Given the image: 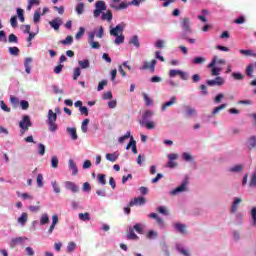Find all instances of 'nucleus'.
<instances>
[{"label": "nucleus", "instance_id": "052dcab7", "mask_svg": "<svg viewBox=\"0 0 256 256\" xmlns=\"http://www.w3.org/2000/svg\"><path fill=\"white\" fill-rule=\"evenodd\" d=\"M249 187H256V173H253L249 182Z\"/></svg>", "mask_w": 256, "mask_h": 256}, {"label": "nucleus", "instance_id": "72a5a7b5", "mask_svg": "<svg viewBox=\"0 0 256 256\" xmlns=\"http://www.w3.org/2000/svg\"><path fill=\"white\" fill-rule=\"evenodd\" d=\"M233 79H235V81H243V79H245V75L239 73V72H234L232 74Z\"/></svg>", "mask_w": 256, "mask_h": 256}, {"label": "nucleus", "instance_id": "4d7b16f0", "mask_svg": "<svg viewBox=\"0 0 256 256\" xmlns=\"http://www.w3.org/2000/svg\"><path fill=\"white\" fill-rule=\"evenodd\" d=\"M36 183L38 185V187H43V174H38L37 178H36Z\"/></svg>", "mask_w": 256, "mask_h": 256}, {"label": "nucleus", "instance_id": "de8ad7c7", "mask_svg": "<svg viewBox=\"0 0 256 256\" xmlns=\"http://www.w3.org/2000/svg\"><path fill=\"white\" fill-rule=\"evenodd\" d=\"M206 59L204 57H196L193 59L192 63L194 65H201V63H205Z\"/></svg>", "mask_w": 256, "mask_h": 256}, {"label": "nucleus", "instance_id": "37998d69", "mask_svg": "<svg viewBox=\"0 0 256 256\" xmlns=\"http://www.w3.org/2000/svg\"><path fill=\"white\" fill-rule=\"evenodd\" d=\"M75 249H77V244H75V242H70L67 246V252L73 253Z\"/></svg>", "mask_w": 256, "mask_h": 256}, {"label": "nucleus", "instance_id": "4468645a", "mask_svg": "<svg viewBox=\"0 0 256 256\" xmlns=\"http://www.w3.org/2000/svg\"><path fill=\"white\" fill-rule=\"evenodd\" d=\"M49 23L52 29H54L55 31H59V27H61V23H63V20H61V18H55Z\"/></svg>", "mask_w": 256, "mask_h": 256}, {"label": "nucleus", "instance_id": "3c124183", "mask_svg": "<svg viewBox=\"0 0 256 256\" xmlns=\"http://www.w3.org/2000/svg\"><path fill=\"white\" fill-rule=\"evenodd\" d=\"M241 55H248L250 57H256V53L253 50H240Z\"/></svg>", "mask_w": 256, "mask_h": 256}, {"label": "nucleus", "instance_id": "a878e982", "mask_svg": "<svg viewBox=\"0 0 256 256\" xmlns=\"http://www.w3.org/2000/svg\"><path fill=\"white\" fill-rule=\"evenodd\" d=\"M78 217L80 221H91V216L89 215V212L79 213Z\"/></svg>", "mask_w": 256, "mask_h": 256}, {"label": "nucleus", "instance_id": "f3484780", "mask_svg": "<svg viewBox=\"0 0 256 256\" xmlns=\"http://www.w3.org/2000/svg\"><path fill=\"white\" fill-rule=\"evenodd\" d=\"M69 169L72 171V175H77L79 173V169H77V164H75V161L73 159H70L68 162Z\"/></svg>", "mask_w": 256, "mask_h": 256}, {"label": "nucleus", "instance_id": "dca6fc26", "mask_svg": "<svg viewBox=\"0 0 256 256\" xmlns=\"http://www.w3.org/2000/svg\"><path fill=\"white\" fill-rule=\"evenodd\" d=\"M243 200L241 198H234V202L232 203V206H231V210L230 212L231 213H237V209L239 207V203H241Z\"/></svg>", "mask_w": 256, "mask_h": 256}, {"label": "nucleus", "instance_id": "bf43d9fd", "mask_svg": "<svg viewBox=\"0 0 256 256\" xmlns=\"http://www.w3.org/2000/svg\"><path fill=\"white\" fill-rule=\"evenodd\" d=\"M124 41H125V37L122 34L116 36V39H115L116 45H121V43H123Z\"/></svg>", "mask_w": 256, "mask_h": 256}, {"label": "nucleus", "instance_id": "2f4dec72", "mask_svg": "<svg viewBox=\"0 0 256 256\" xmlns=\"http://www.w3.org/2000/svg\"><path fill=\"white\" fill-rule=\"evenodd\" d=\"M85 11V4H83V2H80L77 6H76V13L78 15H82V13Z\"/></svg>", "mask_w": 256, "mask_h": 256}, {"label": "nucleus", "instance_id": "f704fd0d", "mask_svg": "<svg viewBox=\"0 0 256 256\" xmlns=\"http://www.w3.org/2000/svg\"><path fill=\"white\" fill-rule=\"evenodd\" d=\"M49 215L47 214H42L40 218V225H47L49 223Z\"/></svg>", "mask_w": 256, "mask_h": 256}, {"label": "nucleus", "instance_id": "9d476101", "mask_svg": "<svg viewBox=\"0 0 256 256\" xmlns=\"http://www.w3.org/2000/svg\"><path fill=\"white\" fill-rule=\"evenodd\" d=\"M155 65H157V60L153 59L151 62H144L142 70L150 69L151 73H155Z\"/></svg>", "mask_w": 256, "mask_h": 256}, {"label": "nucleus", "instance_id": "c03bdc74", "mask_svg": "<svg viewBox=\"0 0 256 256\" xmlns=\"http://www.w3.org/2000/svg\"><path fill=\"white\" fill-rule=\"evenodd\" d=\"M48 125H49V131H51V133H55V131L59 129V127L57 126V123L55 122H48Z\"/></svg>", "mask_w": 256, "mask_h": 256}, {"label": "nucleus", "instance_id": "20e7f679", "mask_svg": "<svg viewBox=\"0 0 256 256\" xmlns=\"http://www.w3.org/2000/svg\"><path fill=\"white\" fill-rule=\"evenodd\" d=\"M147 203V199L143 196L136 197L130 200L129 207H141V205H145Z\"/></svg>", "mask_w": 256, "mask_h": 256}, {"label": "nucleus", "instance_id": "0eeeda50", "mask_svg": "<svg viewBox=\"0 0 256 256\" xmlns=\"http://www.w3.org/2000/svg\"><path fill=\"white\" fill-rule=\"evenodd\" d=\"M225 80L221 78L220 76H217L214 80H207L206 84L209 87H215V85H218V87H221V85H224Z\"/></svg>", "mask_w": 256, "mask_h": 256}, {"label": "nucleus", "instance_id": "2eb2a0df", "mask_svg": "<svg viewBox=\"0 0 256 256\" xmlns=\"http://www.w3.org/2000/svg\"><path fill=\"white\" fill-rule=\"evenodd\" d=\"M174 227L178 233H181V235H185L187 233V225L185 224L175 223Z\"/></svg>", "mask_w": 256, "mask_h": 256}, {"label": "nucleus", "instance_id": "f03ea898", "mask_svg": "<svg viewBox=\"0 0 256 256\" xmlns=\"http://www.w3.org/2000/svg\"><path fill=\"white\" fill-rule=\"evenodd\" d=\"M180 77V79H182V81H187V79H189V74L187 72H183L181 70H175V69H171L169 71V77Z\"/></svg>", "mask_w": 256, "mask_h": 256}, {"label": "nucleus", "instance_id": "e2e57ef3", "mask_svg": "<svg viewBox=\"0 0 256 256\" xmlns=\"http://www.w3.org/2000/svg\"><path fill=\"white\" fill-rule=\"evenodd\" d=\"M252 224L256 227V208H252L251 210Z\"/></svg>", "mask_w": 256, "mask_h": 256}, {"label": "nucleus", "instance_id": "412c9836", "mask_svg": "<svg viewBox=\"0 0 256 256\" xmlns=\"http://www.w3.org/2000/svg\"><path fill=\"white\" fill-rule=\"evenodd\" d=\"M24 239L27 240L25 237L13 238L10 242V247L13 249L16 245H19V243H23Z\"/></svg>", "mask_w": 256, "mask_h": 256}, {"label": "nucleus", "instance_id": "393cba45", "mask_svg": "<svg viewBox=\"0 0 256 256\" xmlns=\"http://www.w3.org/2000/svg\"><path fill=\"white\" fill-rule=\"evenodd\" d=\"M68 133L71 135V138L73 141H77L78 136H77V129L76 128H67Z\"/></svg>", "mask_w": 256, "mask_h": 256}, {"label": "nucleus", "instance_id": "79ce46f5", "mask_svg": "<svg viewBox=\"0 0 256 256\" xmlns=\"http://www.w3.org/2000/svg\"><path fill=\"white\" fill-rule=\"evenodd\" d=\"M211 75L212 77H219L221 75V68L213 67L211 69Z\"/></svg>", "mask_w": 256, "mask_h": 256}, {"label": "nucleus", "instance_id": "c85d7f7f", "mask_svg": "<svg viewBox=\"0 0 256 256\" xmlns=\"http://www.w3.org/2000/svg\"><path fill=\"white\" fill-rule=\"evenodd\" d=\"M57 121V114L53 112V110L48 111V122Z\"/></svg>", "mask_w": 256, "mask_h": 256}, {"label": "nucleus", "instance_id": "4be33fe9", "mask_svg": "<svg viewBox=\"0 0 256 256\" xmlns=\"http://www.w3.org/2000/svg\"><path fill=\"white\" fill-rule=\"evenodd\" d=\"M129 147H131L132 153H134V155H137V143L135 142V139H133V136H130Z\"/></svg>", "mask_w": 256, "mask_h": 256}, {"label": "nucleus", "instance_id": "7ed1b4c3", "mask_svg": "<svg viewBox=\"0 0 256 256\" xmlns=\"http://www.w3.org/2000/svg\"><path fill=\"white\" fill-rule=\"evenodd\" d=\"M180 26L182 27L185 35H187V33H193V30H191V19L187 17L183 18Z\"/></svg>", "mask_w": 256, "mask_h": 256}, {"label": "nucleus", "instance_id": "cd10ccee", "mask_svg": "<svg viewBox=\"0 0 256 256\" xmlns=\"http://www.w3.org/2000/svg\"><path fill=\"white\" fill-rule=\"evenodd\" d=\"M255 147H256V137L255 136H251L248 139V148L255 149Z\"/></svg>", "mask_w": 256, "mask_h": 256}, {"label": "nucleus", "instance_id": "473e14b6", "mask_svg": "<svg viewBox=\"0 0 256 256\" xmlns=\"http://www.w3.org/2000/svg\"><path fill=\"white\" fill-rule=\"evenodd\" d=\"M102 19H106V21H111L113 19V13L111 12V10H108L106 13H103Z\"/></svg>", "mask_w": 256, "mask_h": 256}, {"label": "nucleus", "instance_id": "aec40b11", "mask_svg": "<svg viewBox=\"0 0 256 256\" xmlns=\"http://www.w3.org/2000/svg\"><path fill=\"white\" fill-rule=\"evenodd\" d=\"M31 63H33V58L28 57L25 59L24 66H25V71L28 75L31 73Z\"/></svg>", "mask_w": 256, "mask_h": 256}, {"label": "nucleus", "instance_id": "39448f33", "mask_svg": "<svg viewBox=\"0 0 256 256\" xmlns=\"http://www.w3.org/2000/svg\"><path fill=\"white\" fill-rule=\"evenodd\" d=\"M168 158V163L166 165V167H168L169 169H173L175 167H177V162L176 159H179V154H168L167 155Z\"/></svg>", "mask_w": 256, "mask_h": 256}, {"label": "nucleus", "instance_id": "c9c22d12", "mask_svg": "<svg viewBox=\"0 0 256 256\" xmlns=\"http://www.w3.org/2000/svg\"><path fill=\"white\" fill-rule=\"evenodd\" d=\"M254 65L250 64L246 67V75L247 77H253Z\"/></svg>", "mask_w": 256, "mask_h": 256}, {"label": "nucleus", "instance_id": "5701e85b", "mask_svg": "<svg viewBox=\"0 0 256 256\" xmlns=\"http://www.w3.org/2000/svg\"><path fill=\"white\" fill-rule=\"evenodd\" d=\"M130 43H131V45H134V47H136V49H139V47H141V43L139 42V36H137V35H134L130 39Z\"/></svg>", "mask_w": 256, "mask_h": 256}, {"label": "nucleus", "instance_id": "49530a36", "mask_svg": "<svg viewBox=\"0 0 256 256\" xmlns=\"http://www.w3.org/2000/svg\"><path fill=\"white\" fill-rule=\"evenodd\" d=\"M17 15L21 21V23L25 22V16H24V11L21 8H17Z\"/></svg>", "mask_w": 256, "mask_h": 256}, {"label": "nucleus", "instance_id": "09e8293b", "mask_svg": "<svg viewBox=\"0 0 256 256\" xmlns=\"http://www.w3.org/2000/svg\"><path fill=\"white\" fill-rule=\"evenodd\" d=\"M80 75H81V68H79V67L75 68L73 76H72L74 81H77V79H79Z\"/></svg>", "mask_w": 256, "mask_h": 256}, {"label": "nucleus", "instance_id": "f8f14e48", "mask_svg": "<svg viewBox=\"0 0 256 256\" xmlns=\"http://www.w3.org/2000/svg\"><path fill=\"white\" fill-rule=\"evenodd\" d=\"M111 7L117 10L127 9V4L125 2L120 3V0H113Z\"/></svg>", "mask_w": 256, "mask_h": 256}, {"label": "nucleus", "instance_id": "b1692460", "mask_svg": "<svg viewBox=\"0 0 256 256\" xmlns=\"http://www.w3.org/2000/svg\"><path fill=\"white\" fill-rule=\"evenodd\" d=\"M96 9H98L99 11H107V5H105V2L103 1H97L96 2Z\"/></svg>", "mask_w": 256, "mask_h": 256}, {"label": "nucleus", "instance_id": "423d86ee", "mask_svg": "<svg viewBox=\"0 0 256 256\" xmlns=\"http://www.w3.org/2000/svg\"><path fill=\"white\" fill-rule=\"evenodd\" d=\"M152 117H153V111L146 110L142 114V118L139 120V124L141 125V127H145V123H147L149 119H151Z\"/></svg>", "mask_w": 256, "mask_h": 256}, {"label": "nucleus", "instance_id": "a211bd4d", "mask_svg": "<svg viewBox=\"0 0 256 256\" xmlns=\"http://www.w3.org/2000/svg\"><path fill=\"white\" fill-rule=\"evenodd\" d=\"M29 220V215L26 212H23L20 217L18 218V223L22 225V227L25 226V223Z\"/></svg>", "mask_w": 256, "mask_h": 256}, {"label": "nucleus", "instance_id": "0e129e2a", "mask_svg": "<svg viewBox=\"0 0 256 256\" xmlns=\"http://www.w3.org/2000/svg\"><path fill=\"white\" fill-rule=\"evenodd\" d=\"M144 127L148 130L155 129V123L153 121H148L144 123Z\"/></svg>", "mask_w": 256, "mask_h": 256}, {"label": "nucleus", "instance_id": "a18cd8bd", "mask_svg": "<svg viewBox=\"0 0 256 256\" xmlns=\"http://www.w3.org/2000/svg\"><path fill=\"white\" fill-rule=\"evenodd\" d=\"M0 107L2 111H5V113H11V108H9L7 104H5V101H0Z\"/></svg>", "mask_w": 256, "mask_h": 256}, {"label": "nucleus", "instance_id": "f257e3e1", "mask_svg": "<svg viewBox=\"0 0 256 256\" xmlns=\"http://www.w3.org/2000/svg\"><path fill=\"white\" fill-rule=\"evenodd\" d=\"M33 123L31 122V118L29 115H24L22 120L19 122L20 127V135H25L27 131H29V127H32Z\"/></svg>", "mask_w": 256, "mask_h": 256}, {"label": "nucleus", "instance_id": "6e6552de", "mask_svg": "<svg viewBox=\"0 0 256 256\" xmlns=\"http://www.w3.org/2000/svg\"><path fill=\"white\" fill-rule=\"evenodd\" d=\"M189 183V180L187 178L184 179L182 184L171 191V195H177L178 193H183L185 189H187V184Z\"/></svg>", "mask_w": 256, "mask_h": 256}, {"label": "nucleus", "instance_id": "6ab92c4d", "mask_svg": "<svg viewBox=\"0 0 256 256\" xmlns=\"http://www.w3.org/2000/svg\"><path fill=\"white\" fill-rule=\"evenodd\" d=\"M106 159H107V161H110L111 163H115V161H117V159H119V153H117V152L107 153Z\"/></svg>", "mask_w": 256, "mask_h": 256}, {"label": "nucleus", "instance_id": "a19ab883", "mask_svg": "<svg viewBox=\"0 0 256 256\" xmlns=\"http://www.w3.org/2000/svg\"><path fill=\"white\" fill-rule=\"evenodd\" d=\"M19 105L23 111H27V109H29V101L27 100H21Z\"/></svg>", "mask_w": 256, "mask_h": 256}, {"label": "nucleus", "instance_id": "ddd939ff", "mask_svg": "<svg viewBox=\"0 0 256 256\" xmlns=\"http://www.w3.org/2000/svg\"><path fill=\"white\" fill-rule=\"evenodd\" d=\"M175 103H177V96L171 97L170 101L164 103L161 106V111H167V107H171V106L175 105Z\"/></svg>", "mask_w": 256, "mask_h": 256}, {"label": "nucleus", "instance_id": "4c0bfd02", "mask_svg": "<svg viewBox=\"0 0 256 256\" xmlns=\"http://www.w3.org/2000/svg\"><path fill=\"white\" fill-rule=\"evenodd\" d=\"M51 166L53 169H57V167H59V158H57V156H52Z\"/></svg>", "mask_w": 256, "mask_h": 256}, {"label": "nucleus", "instance_id": "6e6d98bb", "mask_svg": "<svg viewBox=\"0 0 256 256\" xmlns=\"http://www.w3.org/2000/svg\"><path fill=\"white\" fill-rule=\"evenodd\" d=\"M98 182L101 185H107V180H105V174H98Z\"/></svg>", "mask_w": 256, "mask_h": 256}, {"label": "nucleus", "instance_id": "ea45409f", "mask_svg": "<svg viewBox=\"0 0 256 256\" xmlns=\"http://www.w3.org/2000/svg\"><path fill=\"white\" fill-rule=\"evenodd\" d=\"M61 45H71L73 43V36H67L65 40L60 41Z\"/></svg>", "mask_w": 256, "mask_h": 256}, {"label": "nucleus", "instance_id": "e433bc0d", "mask_svg": "<svg viewBox=\"0 0 256 256\" xmlns=\"http://www.w3.org/2000/svg\"><path fill=\"white\" fill-rule=\"evenodd\" d=\"M88 125H89V118H86V119L83 120L82 125H81V129H82L83 133H87V131H88L87 126Z\"/></svg>", "mask_w": 256, "mask_h": 256}, {"label": "nucleus", "instance_id": "864d4df0", "mask_svg": "<svg viewBox=\"0 0 256 256\" xmlns=\"http://www.w3.org/2000/svg\"><path fill=\"white\" fill-rule=\"evenodd\" d=\"M105 87H107V80H102L98 84L97 91H103V89H105Z\"/></svg>", "mask_w": 256, "mask_h": 256}, {"label": "nucleus", "instance_id": "1a4fd4ad", "mask_svg": "<svg viewBox=\"0 0 256 256\" xmlns=\"http://www.w3.org/2000/svg\"><path fill=\"white\" fill-rule=\"evenodd\" d=\"M125 29L124 24H118L115 28L110 30V35L117 37L118 35H123V30Z\"/></svg>", "mask_w": 256, "mask_h": 256}, {"label": "nucleus", "instance_id": "bb28decb", "mask_svg": "<svg viewBox=\"0 0 256 256\" xmlns=\"http://www.w3.org/2000/svg\"><path fill=\"white\" fill-rule=\"evenodd\" d=\"M78 65L80 69H89L90 63L88 59L78 61Z\"/></svg>", "mask_w": 256, "mask_h": 256}, {"label": "nucleus", "instance_id": "5fc2aeb1", "mask_svg": "<svg viewBox=\"0 0 256 256\" xmlns=\"http://www.w3.org/2000/svg\"><path fill=\"white\" fill-rule=\"evenodd\" d=\"M9 43H19V38L16 37L15 34H10L8 36Z\"/></svg>", "mask_w": 256, "mask_h": 256}, {"label": "nucleus", "instance_id": "8fccbe9b", "mask_svg": "<svg viewBox=\"0 0 256 256\" xmlns=\"http://www.w3.org/2000/svg\"><path fill=\"white\" fill-rule=\"evenodd\" d=\"M227 107V104H221L220 106H217L216 108H214L213 110V115H217V113H219V111H223V109H225Z\"/></svg>", "mask_w": 256, "mask_h": 256}, {"label": "nucleus", "instance_id": "c756f323", "mask_svg": "<svg viewBox=\"0 0 256 256\" xmlns=\"http://www.w3.org/2000/svg\"><path fill=\"white\" fill-rule=\"evenodd\" d=\"M230 173H239L243 171V166L242 165H235L234 167H231L228 169Z\"/></svg>", "mask_w": 256, "mask_h": 256}, {"label": "nucleus", "instance_id": "680f3d73", "mask_svg": "<svg viewBox=\"0 0 256 256\" xmlns=\"http://www.w3.org/2000/svg\"><path fill=\"white\" fill-rule=\"evenodd\" d=\"M141 3H145V0H132L129 2V5H133L134 7H139Z\"/></svg>", "mask_w": 256, "mask_h": 256}, {"label": "nucleus", "instance_id": "774afa93", "mask_svg": "<svg viewBox=\"0 0 256 256\" xmlns=\"http://www.w3.org/2000/svg\"><path fill=\"white\" fill-rule=\"evenodd\" d=\"M38 153H39V155H45V145H43V144H39L38 145Z\"/></svg>", "mask_w": 256, "mask_h": 256}, {"label": "nucleus", "instance_id": "7c9ffc66", "mask_svg": "<svg viewBox=\"0 0 256 256\" xmlns=\"http://www.w3.org/2000/svg\"><path fill=\"white\" fill-rule=\"evenodd\" d=\"M143 99L147 107H151V105H153V100L149 98V95H147V93H143Z\"/></svg>", "mask_w": 256, "mask_h": 256}, {"label": "nucleus", "instance_id": "603ef678", "mask_svg": "<svg viewBox=\"0 0 256 256\" xmlns=\"http://www.w3.org/2000/svg\"><path fill=\"white\" fill-rule=\"evenodd\" d=\"M186 115L188 117H193V115H197V110H195V108H187L186 110Z\"/></svg>", "mask_w": 256, "mask_h": 256}, {"label": "nucleus", "instance_id": "69168bd1", "mask_svg": "<svg viewBox=\"0 0 256 256\" xmlns=\"http://www.w3.org/2000/svg\"><path fill=\"white\" fill-rule=\"evenodd\" d=\"M182 159H184V161H193V156H191L189 153L184 152L182 154Z\"/></svg>", "mask_w": 256, "mask_h": 256}, {"label": "nucleus", "instance_id": "338daca9", "mask_svg": "<svg viewBox=\"0 0 256 256\" xmlns=\"http://www.w3.org/2000/svg\"><path fill=\"white\" fill-rule=\"evenodd\" d=\"M10 102L14 105V107H17V105H19V98L15 97V96H10Z\"/></svg>", "mask_w": 256, "mask_h": 256}, {"label": "nucleus", "instance_id": "13d9d810", "mask_svg": "<svg viewBox=\"0 0 256 256\" xmlns=\"http://www.w3.org/2000/svg\"><path fill=\"white\" fill-rule=\"evenodd\" d=\"M20 50L17 47H9L10 55L17 56L19 55Z\"/></svg>", "mask_w": 256, "mask_h": 256}, {"label": "nucleus", "instance_id": "58836bf2", "mask_svg": "<svg viewBox=\"0 0 256 256\" xmlns=\"http://www.w3.org/2000/svg\"><path fill=\"white\" fill-rule=\"evenodd\" d=\"M157 211H158V213H160L161 215H165V216L169 215V210H167V207H165V206H159V207L157 208Z\"/></svg>", "mask_w": 256, "mask_h": 256}, {"label": "nucleus", "instance_id": "9b49d317", "mask_svg": "<svg viewBox=\"0 0 256 256\" xmlns=\"http://www.w3.org/2000/svg\"><path fill=\"white\" fill-rule=\"evenodd\" d=\"M64 185L68 191H72V193H79V186L74 182L66 181Z\"/></svg>", "mask_w": 256, "mask_h": 256}]
</instances>
